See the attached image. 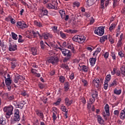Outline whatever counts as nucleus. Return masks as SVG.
I'll list each match as a JSON object with an SVG mask.
<instances>
[{
    "label": "nucleus",
    "mask_w": 125,
    "mask_h": 125,
    "mask_svg": "<svg viewBox=\"0 0 125 125\" xmlns=\"http://www.w3.org/2000/svg\"><path fill=\"white\" fill-rule=\"evenodd\" d=\"M13 109L14 108L11 105L4 106L3 108V111L5 113V117L6 119H10L11 115H13Z\"/></svg>",
    "instance_id": "f257e3e1"
},
{
    "label": "nucleus",
    "mask_w": 125,
    "mask_h": 125,
    "mask_svg": "<svg viewBox=\"0 0 125 125\" xmlns=\"http://www.w3.org/2000/svg\"><path fill=\"white\" fill-rule=\"evenodd\" d=\"M4 78L5 79V83L6 86L7 88L8 91L11 90V84L12 83V81H11V78H10V75L7 73L4 74Z\"/></svg>",
    "instance_id": "f03ea898"
},
{
    "label": "nucleus",
    "mask_w": 125,
    "mask_h": 125,
    "mask_svg": "<svg viewBox=\"0 0 125 125\" xmlns=\"http://www.w3.org/2000/svg\"><path fill=\"white\" fill-rule=\"evenodd\" d=\"M63 54L64 56H65L63 58V62H68V61H69L70 59H71V56H72L71 51L67 49L63 48Z\"/></svg>",
    "instance_id": "7ed1b4c3"
},
{
    "label": "nucleus",
    "mask_w": 125,
    "mask_h": 125,
    "mask_svg": "<svg viewBox=\"0 0 125 125\" xmlns=\"http://www.w3.org/2000/svg\"><path fill=\"white\" fill-rule=\"evenodd\" d=\"M45 4H46V7L48 9H57V5H58L57 2L53 0H51V2L46 3Z\"/></svg>",
    "instance_id": "20e7f679"
},
{
    "label": "nucleus",
    "mask_w": 125,
    "mask_h": 125,
    "mask_svg": "<svg viewBox=\"0 0 125 125\" xmlns=\"http://www.w3.org/2000/svg\"><path fill=\"white\" fill-rule=\"evenodd\" d=\"M72 40L74 42L79 43H83L85 41V37L84 36H80L79 35H75L73 37Z\"/></svg>",
    "instance_id": "39448f33"
},
{
    "label": "nucleus",
    "mask_w": 125,
    "mask_h": 125,
    "mask_svg": "<svg viewBox=\"0 0 125 125\" xmlns=\"http://www.w3.org/2000/svg\"><path fill=\"white\" fill-rule=\"evenodd\" d=\"M104 29H105V27L100 26L96 29V30L94 31V33L98 36H103V35H104Z\"/></svg>",
    "instance_id": "423d86ee"
},
{
    "label": "nucleus",
    "mask_w": 125,
    "mask_h": 125,
    "mask_svg": "<svg viewBox=\"0 0 125 125\" xmlns=\"http://www.w3.org/2000/svg\"><path fill=\"white\" fill-rule=\"evenodd\" d=\"M104 110L106 113H105V112H104L103 115L104 120H105V121H107L108 119L107 118V117H106H106H110V111L109 109V105H108V104H106L105 105Z\"/></svg>",
    "instance_id": "0eeeda50"
},
{
    "label": "nucleus",
    "mask_w": 125,
    "mask_h": 125,
    "mask_svg": "<svg viewBox=\"0 0 125 125\" xmlns=\"http://www.w3.org/2000/svg\"><path fill=\"white\" fill-rule=\"evenodd\" d=\"M13 119L15 122H18L20 121V115H19V109H15Z\"/></svg>",
    "instance_id": "6e6552de"
},
{
    "label": "nucleus",
    "mask_w": 125,
    "mask_h": 125,
    "mask_svg": "<svg viewBox=\"0 0 125 125\" xmlns=\"http://www.w3.org/2000/svg\"><path fill=\"white\" fill-rule=\"evenodd\" d=\"M18 27H20L21 29H25V28H28V25L25 23L24 21H18L17 23Z\"/></svg>",
    "instance_id": "1a4fd4ad"
},
{
    "label": "nucleus",
    "mask_w": 125,
    "mask_h": 125,
    "mask_svg": "<svg viewBox=\"0 0 125 125\" xmlns=\"http://www.w3.org/2000/svg\"><path fill=\"white\" fill-rule=\"evenodd\" d=\"M4 95L6 97V100H8V101H12V100H14V99L15 98L14 95L12 94L5 93L4 94Z\"/></svg>",
    "instance_id": "9d476101"
},
{
    "label": "nucleus",
    "mask_w": 125,
    "mask_h": 125,
    "mask_svg": "<svg viewBox=\"0 0 125 125\" xmlns=\"http://www.w3.org/2000/svg\"><path fill=\"white\" fill-rule=\"evenodd\" d=\"M47 61L48 63H51V64H55L58 62V59L55 57H50Z\"/></svg>",
    "instance_id": "9b49d317"
},
{
    "label": "nucleus",
    "mask_w": 125,
    "mask_h": 125,
    "mask_svg": "<svg viewBox=\"0 0 125 125\" xmlns=\"http://www.w3.org/2000/svg\"><path fill=\"white\" fill-rule=\"evenodd\" d=\"M21 80V81H24L25 80V78L23 77L22 76H20L19 74H17L15 76V78L14 79V82L15 83H17L19 80Z\"/></svg>",
    "instance_id": "f8f14e48"
},
{
    "label": "nucleus",
    "mask_w": 125,
    "mask_h": 125,
    "mask_svg": "<svg viewBox=\"0 0 125 125\" xmlns=\"http://www.w3.org/2000/svg\"><path fill=\"white\" fill-rule=\"evenodd\" d=\"M93 84L95 85V87L98 88L99 85H100V81H99V78H95L92 81Z\"/></svg>",
    "instance_id": "ddd939ff"
},
{
    "label": "nucleus",
    "mask_w": 125,
    "mask_h": 125,
    "mask_svg": "<svg viewBox=\"0 0 125 125\" xmlns=\"http://www.w3.org/2000/svg\"><path fill=\"white\" fill-rule=\"evenodd\" d=\"M17 49V45L15 44L10 43L9 45V51H15Z\"/></svg>",
    "instance_id": "4468645a"
},
{
    "label": "nucleus",
    "mask_w": 125,
    "mask_h": 125,
    "mask_svg": "<svg viewBox=\"0 0 125 125\" xmlns=\"http://www.w3.org/2000/svg\"><path fill=\"white\" fill-rule=\"evenodd\" d=\"M36 115L39 117L40 120H43L44 116H43V113L40 110L36 111Z\"/></svg>",
    "instance_id": "2eb2a0df"
},
{
    "label": "nucleus",
    "mask_w": 125,
    "mask_h": 125,
    "mask_svg": "<svg viewBox=\"0 0 125 125\" xmlns=\"http://www.w3.org/2000/svg\"><path fill=\"white\" fill-rule=\"evenodd\" d=\"M96 60H97V59H96V57H95V58H90L89 59V61L90 62V64H91V66H94V65H95Z\"/></svg>",
    "instance_id": "dca6fc26"
},
{
    "label": "nucleus",
    "mask_w": 125,
    "mask_h": 125,
    "mask_svg": "<svg viewBox=\"0 0 125 125\" xmlns=\"http://www.w3.org/2000/svg\"><path fill=\"white\" fill-rule=\"evenodd\" d=\"M42 37L44 38V40H48V38H52V35H51L50 36V34L48 33H43L42 34V36H41V38Z\"/></svg>",
    "instance_id": "f3484780"
},
{
    "label": "nucleus",
    "mask_w": 125,
    "mask_h": 125,
    "mask_svg": "<svg viewBox=\"0 0 125 125\" xmlns=\"http://www.w3.org/2000/svg\"><path fill=\"white\" fill-rule=\"evenodd\" d=\"M5 20L6 21H9V20H10L11 24H15V23H16V21H15V20H14V19L12 18V16H9L7 18H6Z\"/></svg>",
    "instance_id": "a211bd4d"
},
{
    "label": "nucleus",
    "mask_w": 125,
    "mask_h": 125,
    "mask_svg": "<svg viewBox=\"0 0 125 125\" xmlns=\"http://www.w3.org/2000/svg\"><path fill=\"white\" fill-rule=\"evenodd\" d=\"M65 103L67 106H70L73 103V100H69V98H66L64 100Z\"/></svg>",
    "instance_id": "6ab92c4d"
},
{
    "label": "nucleus",
    "mask_w": 125,
    "mask_h": 125,
    "mask_svg": "<svg viewBox=\"0 0 125 125\" xmlns=\"http://www.w3.org/2000/svg\"><path fill=\"white\" fill-rule=\"evenodd\" d=\"M40 12L42 13V16H46L47 15L48 13V11H47V10L45 9H42L40 10Z\"/></svg>",
    "instance_id": "aec40b11"
},
{
    "label": "nucleus",
    "mask_w": 125,
    "mask_h": 125,
    "mask_svg": "<svg viewBox=\"0 0 125 125\" xmlns=\"http://www.w3.org/2000/svg\"><path fill=\"white\" fill-rule=\"evenodd\" d=\"M25 37L28 39H32L33 35H32V31L28 30L26 32Z\"/></svg>",
    "instance_id": "412c9836"
},
{
    "label": "nucleus",
    "mask_w": 125,
    "mask_h": 125,
    "mask_svg": "<svg viewBox=\"0 0 125 125\" xmlns=\"http://www.w3.org/2000/svg\"><path fill=\"white\" fill-rule=\"evenodd\" d=\"M79 67L82 68V71H83L84 73H87V72H88V67H87V66L83 65L81 66V65H79Z\"/></svg>",
    "instance_id": "4be33fe9"
},
{
    "label": "nucleus",
    "mask_w": 125,
    "mask_h": 125,
    "mask_svg": "<svg viewBox=\"0 0 125 125\" xmlns=\"http://www.w3.org/2000/svg\"><path fill=\"white\" fill-rule=\"evenodd\" d=\"M108 40V37L107 35H104L102 37L100 38V42L102 43V42H104L107 41Z\"/></svg>",
    "instance_id": "5701e85b"
},
{
    "label": "nucleus",
    "mask_w": 125,
    "mask_h": 125,
    "mask_svg": "<svg viewBox=\"0 0 125 125\" xmlns=\"http://www.w3.org/2000/svg\"><path fill=\"white\" fill-rule=\"evenodd\" d=\"M24 101L19 102V104L16 105V108H20V109H23L24 104L23 103Z\"/></svg>",
    "instance_id": "b1692460"
},
{
    "label": "nucleus",
    "mask_w": 125,
    "mask_h": 125,
    "mask_svg": "<svg viewBox=\"0 0 125 125\" xmlns=\"http://www.w3.org/2000/svg\"><path fill=\"white\" fill-rule=\"evenodd\" d=\"M64 91L65 92H67L69 90V88H70V87L69 86V82H66L64 83Z\"/></svg>",
    "instance_id": "393cba45"
},
{
    "label": "nucleus",
    "mask_w": 125,
    "mask_h": 125,
    "mask_svg": "<svg viewBox=\"0 0 125 125\" xmlns=\"http://www.w3.org/2000/svg\"><path fill=\"white\" fill-rule=\"evenodd\" d=\"M92 98L98 97V92L96 90H92Z\"/></svg>",
    "instance_id": "a878e982"
},
{
    "label": "nucleus",
    "mask_w": 125,
    "mask_h": 125,
    "mask_svg": "<svg viewBox=\"0 0 125 125\" xmlns=\"http://www.w3.org/2000/svg\"><path fill=\"white\" fill-rule=\"evenodd\" d=\"M97 120H98V122L99 124H100V125H102V124L104 123V120L103 119H102V117L100 115H98L97 116Z\"/></svg>",
    "instance_id": "bb28decb"
},
{
    "label": "nucleus",
    "mask_w": 125,
    "mask_h": 125,
    "mask_svg": "<svg viewBox=\"0 0 125 125\" xmlns=\"http://www.w3.org/2000/svg\"><path fill=\"white\" fill-rule=\"evenodd\" d=\"M31 34H33V36H34V38H37V35H38V36L41 38V37H42V35H41V34H40V33L39 32V31H36L35 32V31H31Z\"/></svg>",
    "instance_id": "cd10ccee"
},
{
    "label": "nucleus",
    "mask_w": 125,
    "mask_h": 125,
    "mask_svg": "<svg viewBox=\"0 0 125 125\" xmlns=\"http://www.w3.org/2000/svg\"><path fill=\"white\" fill-rule=\"evenodd\" d=\"M65 32H66L67 33H69L70 34H76V33H78V30L76 29H74V30L69 29V30H67L66 31H65Z\"/></svg>",
    "instance_id": "c85d7f7f"
},
{
    "label": "nucleus",
    "mask_w": 125,
    "mask_h": 125,
    "mask_svg": "<svg viewBox=\"0 0 125 125\" xmlns=\"http://www.w3.org/2000/svg\"><path fill=\"white\" fill-rule=\"evenodd\" d=\"M120 72L123 76H125V66L122 65L120 68Z\"/></svg>",
    "instance_id": "c756f323"
},
{
    "label": "nucleus",
    "mask_w": 125,
    "mask_h": 125,
    "mask_svg": "<svg viewBox=\"0 0 125 125\" xmlns=\"http://www.w3.org/2000/svg\"><path fill=\"white\" fill-rule=\"evenodd\" d=\"M32 54L33 55H37L38 54V51H37V48H31V49Z\"/></svg>",
    "instance_id": "7c9ffc66"
},
{
    "label": "nucleus",
    "mask_w": 125,
    "mask_h": 125,
    "mask_svg": "<svg viewBox=\"0 0 125 125\" xmlns=\"http://www.w3.org/2000/svg\"><path fill=\"white\" fill-rule=\"evenodd\" d=\"M114 94H116V95H120L121 93H122V89H115L114 90Z\"/></svg>",
    "instance_id": "2f4dec72"
},
{
    "label": "nucleus",
    "mask_w": 125,
    "mask_h": 125,
    "mask_svg": "<svg viewBox=\"0 0 125 125\" xmlns=\"http://www.w3.org/2000/svg\"><path fill=\"white\" fill-rule=\"evenodd\" d=\"M63 112H65V113L64 114V117H65V119H67V118H68V109H67V108H65V106H63Z\"/></svg>",
    "instance_id": "473e14b6"
},
{
    "label": "nucleus",
    "mask_w": 125,
    "mask_h": 125,
    "mask_svg": "<svg viewBox=\"0 0 125 125\" xmlns=\"http://www.w3.org/2000/svg\"><path fill=\"white\" fill-rule=\"evenodd\" d=\"M34 24L37 27H42V24L41 22L38 21H34Z\"/></svg>",
    "instance_id": "72a5a7b5"
},
{
    "label": "nucleus",
    "mask_w": 125,
    "mask_h": 125,
    "mask_svg": "<svg viewBox=\"0 0 125 125\" xmlns=\"http://www.w3.org/2000/svg\"><path fill=\"white\" fill-rule=\"evenodd\" d=\"M115 28H116V24L112 23L109 28V30L110 32H113V30H114V29H115Z\"/></svg>",
    "instance_id": "f704fd0d"
},
{
    "label": "nucleus",
    "mask_w": 125,
    "mask_h": 125,
    "mask_svg": "<svg viewBox=\"0 0 125 125\" xmlns=\"http://www.w3.org/2000/svg\"><path fill=\"white\" fill-rule=\"evenodd\" d=\"M11 35L12 39L15 41H17V40L18 39V36H17V34H15L14 32H12Z\"/></svg>",
    "instance_id": "c9c22d12"
},
{
    "label": "nucleus",
    "mask_w": 125,
    "mask_h": 125,
    "mask_svg": "<svg viewBox=\"0 0 125 125\" xmlns=\"http://www.w3.org/2000/svg\"><path fill=\"white\" fill-rule=\"evenodd\" d=\"M113 6L114 8L119 5V1L118 0H113Z\"/></svg>",
    "instance_id": "e433bc0d"
},
{
    "label": "nucleus",
    "mask_w": 125,
    "mask_h": 125,
    "mask_svg": "<svg viewBox=\"0 0 125 125\" xmlns=\"http://www.w3.org/2000/svg\"><path fill=\"white\" fill-rule=\"evenodd\" d=\"M94 3V0H87L86 1V3L87 5H89V6H90L93 4Z\"/></svg>",
    "instance_id": "4c0bfd02"
},
{
    "label": "nucleus",
    "mask_w": 125,
    "mask_h": 125,
    "mask_svg": "<svg viewBox=\"0 0 125 125\" xmlns=\"http://www.w3.org/2000/svg\"><path fill=\"white\" fill-rule=\"evenodd\" d=\"M110 81H111V75L108 74L105 77V80L104 81V82L109 83Z\"/></svg>",
    "instance_id": "58836bf2"
},
{
    "label": "nucleus",
    "mask_w": 125,
    "mask_h": 125,
    "mask_svg": "<svg viewBox=\"0 0 125 125\" xmlns=\"http://www.w3.org/2000/svg\"><path fill=\"white\" fill-rule=\"evenodd\" d=\"M120 118L121 120H125V113L123 112V111H121L120 113Z\"/></svg>",
    "instance_id": "ea45409f"
},
{
    "label": "nucleus",
    "mask_w": 125,
    "mask_h": 125,
    "mask_svg": "<svg viewBox=\"0 0 125 125\" xmlns=\"http://www.w3.org/2000/svg\"><path fill=\"white\" fill-rule=\"evenodd\" d=\"M82 82L83 83V86H88V83L87 82V81L86 80L82 79Z\"/></svg>",
    "instance_id": "a19ab883"
},
{
    "label": "nucleus",
    "mask_w": 125,
    "mask_h": 125,
    "mask_svg": "<svg viewBox=\"0 0 125 125\" xmlns=\"http://www.w3.org/2000/svg\"><path fill=\"white\" fill-rule=\"evenodd\" d=\"M117 83H118V82H117V79L113 80L112 83L110 84V86H116L117 85Z\"/></svg>",
    "instance_id": "79ce46f5"
},
{
    "label": "nucleus",
    "mask_w": 125,
    "mask_h": 125,
    "mask_svg": "<svg viewBox=\"0 0 125 125\" xmlns=\"http://www.w3.org/2000/svg\"><path fill=\"white\" fill-rule=\"evenodd\" d=\"M16 64H17L16 62H11V68L13 70H14L16 67Z\"/></svg>",
    "instance_id": "37998d69"
},
{
    "label": "nucleus",
    "mask_w": 125,
    "mask_h": 125,
    "mask_svg": "<svg viewBox=\"0 0 125 125\" xmlns=\"http://www.w3.org/2000/svg\"><path fill=\"white\" fill-rule=\"evenodd\" d=\"M40 45L42 49H44V48H45V44H44V42H43V41H41Z\"/></svg>",
    "instance_id": "c03bdc74"
},
{
    "label": "nucleus",
    "mask_w": 125,
    "mask_h": 125,
    "mask_svg": "<svg viewBox=\"0 0 125 125\" xmlns=\"http://www.w3.org/2000/svg\"><path fill=\"white\" fill-rule=\"evenodd\" d=\"M108 40L109 41L111 44H113V43H114V39H113V37L110 35H108Z\"/></svg>",
    "instance_id": "a18cd8bd"
},
{
    "label": "nucleus",
    "mask_w": 125,
    "mask_h": 125,
    "mask_svg": "<svg viewBox=\"0 0 125 125\" xmlns=\"http://www.w3.org/2000/svg\"><path fill=\"white\" fill-rule=\"evenodd\" d=\"M63 69L66 71V72H68V71H70V69L69 68V66L67 64H63Z\"/></svg>",
    "instance_id": "49530a36"
},
{
    "label": "nucleus",
    "mask_w": 125,
    "mask_h": 125,
    "mask_svg": "<svg viewBox=\"0 0 125 125\" xmlns=\"http://www.w3.org/2000/svg\"><path fill=\"white\" fill-rule=\"evenodd\" d=\"M21 95H23L25 97H29V94L26 92V91H22L21 92Z\"/></svg>",
    "instance_id": "de8ad7c7"
},
{
    "label": "nucleus",
    "mask_w": 125,
    "mask_h": 125,
    "mask_svg": "<svg viewBox=\"0 0 125 125\" xmlns=\"http://www.w3.org/2000/svg\"><path fill=\"white\" fill-rule=\"evenodd\" d=\"M122 44H123L122 41L119 40L117 44V47H121L122 46Z\"/></svg>",
    "instance_id": "09e8293b"
},
{
    "label": "nucleus",
    "mask_w": 125,
    "mask_h": 125,
    "mask_svg": "<svg viewBox=\"0 0 125 125\" xmlns=\"http://www.w3.org/2000/svg\"><path fill=\"white\" fill-rule=\"evenodd\" d=\"M56 116H57V114H53L52 118H53V121L54 123H55V121H56V119H57V117Z\"/></svg>",
    "instance_id": "8fccbe9b"
},
{
    "label": "nucleus",
    "mask_w": 125,
    "mask_h": 125,
    "mask_svg": "<svg viewBox=\"0 0 125 125\" xmlns=\"http://www.w3.org/2000/svg\"><path fill=\"white\" fill-rule=\"evenodd\" d=\"M57 108L55 107L52 108V113L53 114H57Z\"/></svg>",
    "instance_id": "3c124183"
},
{
    "label": "nucleus",
    "mask_w": 125,
    "mask_h": 125,
    "mask_svg": "<svg viewBox=\"0 0 125 125\" xmlns=\"http://www.w3.org/2000/svg\"><path fill=\"white\" fill-rule=\"evenodd\" d=\"M6 59L8 61H13V62L16 61V60L15 59V58L6 57Z\"/></svg>",
    "instance_id": "603ef678"
},
{
    "label": "nucleus",
    "mask_w": 125,
    "mask_h": 125,
    "mask_svg": "<svg viewBox=\"0 0 125 125\" xmlns=\"http://www.w3.org/2000/svg\"><path fill=\"white\" fill-rule=\"evenodd\" d=\"M0 46H1L2 48H5V45H4V42H1L0 39Z\"/></svg>",
    "instance_id": "864d4df0"
},
{
    "label": "nucleus",
    "mask_w": 125,
    "mask_h": 125,
    "mask_svg": "<svg viewBox=\"0 0 125 125\" xmlns=\"http://www.w3.org/2000/svg\"><path fill=\"white\" fill-rule=\"evenodd\" d=\"M104 89L106 90L107 88H108V82L104 81Z\"/></svg>",
    "instance_id": "5fc2aeb1"
},
{
    "label": "nucleus",
    "mask_w": 125,
    "mask_h": 125,
    "mask_svg": "<svg viewBox=\"0 0 125 125\" xmlns=\"http://www.w3.org/2000/svg\"><path fill=\"white\" fill-rule=\"evenodd\" d=\"M60 102H61V99H58L56 102L54 103V104L57 106V105H59L60 104Z\"/></svg>",
    "instance_id": "6e6d98bb"
},
{
    "label": "nucleus",
    "mask_w": 125,
    "mask_h": 125,
    "mask_svg": "<svg viewBox=\"0 0 125 125\" xmlns=\"http://www.w3.org/2000/svg\"><path fill=\"white\" fill-rule=\"evenodd\" d=\"M114 115H115V116H119V115H120V111L118 110H115L114 111Z\"/></svg>",
    "instance_id": "4d7b16f0"
},
{
    "label": "nucleus",
    "mask_w": 125,
    "mask_h": 125,
    "mask_svg": "<svg viewBox=\"0 0 125 125\" xmlns=\"http://www.w3.org/2000/svg\"><path fill=\"white\" fill-rule=\"evenodd\" d=\"M118 55H119V56L121 57V58H123V57H124L125 56V54L122 51L119 52Z\"/></svg>",
    "instance_id": "13d9d810"
},
{
    "label": "nucleus",
    "mask_w": 125,
    "mask_h": 125,
    "mask_svg": "<svg viewBox=\"0 0 125 125\" xmlns=\"http://www.w3.org/2000/svg\"><path fill=\"white\" fill-rule=\"evenodd\" d=\"M104 56L105 59H107L109 57V53L108 52H105Z\"/></svg>",
    "instance_id": "bf43d9fd"
},
{
    "label": "nucleus",
    "mask_w": 125,
    "mask_h": 125,
    "mask_svg": "<svg viewBox=\"0 0 125 125\" xmlns=\"http://www.w3.org/2000/svg\"><path fill=\"white\" fill-rule=\"evenodd\" d=\"M111 56L113 60H116V54H115V52L111 53Z\"/></svg>",
    "instance_id": "052dcab7"
},
{
    "label": "nucleus",
    "mask_w": 125,
    "mask_h": 125,
    "mask_svg": "<svg viewBox=\"0 0 125 125\" xmlns=\"http://www.w3.org/2000/svg\"><path fill=\"white\" fill-rule=\"evenodd\" d=\"M74 76L75 74L74 73V72H72L71 74L69 76V78L70 79V80H74Z\"/></svg>",
    "instance_id": "680f3d73"
},
{
    "label": "nucleus",
    "mask_w": 125,
    "mask_h": 125,
    "mask_svg": "<svg viewBox=\"0 0 125 125\" xmlns=\"http://www.w3.org/2000/svg\"><path fill=\"white\" fill-rule=\"evenodd\" d=\"M84 15L85 17H87V18L90 17V13H89V12H85Z\"/></svg>",
    "instance_id": "e2e57ef3"
},
{
    "label": "nucleus",
    "mask_w": 125,
    "mask_h": 125,
    "mask_svg": "<svg viewBox=\"0 0 125 125\" xmlns=\"http://www.w3.org/2000/svg\"><path fill=\"white\" fill-rule=\"evenodd\" d=\"M95 102V98H92L90 99V102L91 104H92L93 103H94Z\"/></svg>",
    "instance_id": "0e129e2a"
},
{
    "label": "nucleus",
    "mask_w": 125,
    "mask_h": 125,
    "mask_svg": "<svg viewBox=\"0 0 125 125\" xmlns=\"http://www.w3.org/2000/svg\"><path fill=\"white\" fill-rule=\"evenodd\" d=\"M73 4L74 6H77V7H79V6H80V2H74L73 3Z\"/></svg>",
    "instance_id": "69168bd1"
},
{
    "label": "nucleus",
    "mask_w": 125,
    "mask_h": 125,
    "mask_svg": "<svg viewBox=\"0 0 125 125\" xmlns=\"http://www.w3.org/2000/svg\"><path fill=\"white\" fill-rule=\"evenodd\" d=\"M39 86L40 88L42 89L44 87V84H43L42 83H40L39 84Z\"/></svg>",
    "instance_id": "338daca9"
},
{
    "label": "nucleus",
    "mask_w": 125,
    "mask_h": 125,
    "mask_svg": "<svg viewBox=\"0 0 125 125\" xmlns=\"http://www.w3.org/2000/svg\"><path fill=\"white\" fill-rule=\"evenodd\" d=\"M31 73H32V74H37V72H38V70L32 68L31 70Z\"/></svg>",
    "instance_id": "774afa93"
}]
</instances>
